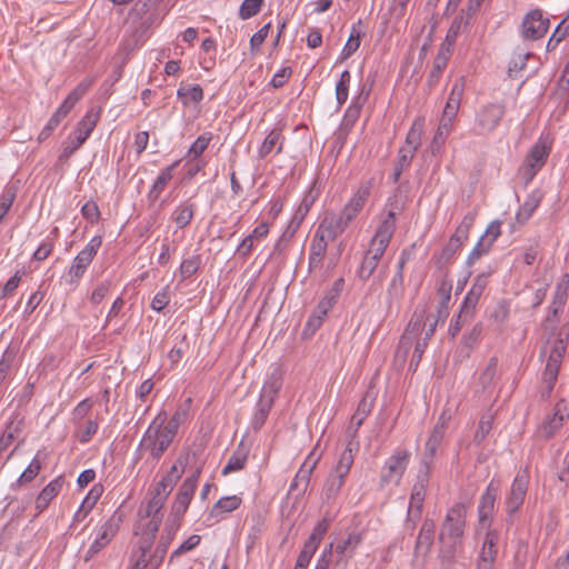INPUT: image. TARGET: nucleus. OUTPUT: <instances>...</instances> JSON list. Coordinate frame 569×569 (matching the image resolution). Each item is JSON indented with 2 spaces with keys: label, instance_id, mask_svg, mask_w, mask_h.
Wrapping results in <instances>:
<instances>
[{
  "label": "nucleus",
  "instance_id": "nucleus-1",
  "mask_svg": "<svg viewBox=\"0 0 569 569\" xmlns=\"http://www.w3.org/2000/svg\"><path fill=\"white\" fill-rule=\"evenodd\" d=\"M568 287L569 276L563 274L556 286L551 305L541 325L543 345L540 358H546L541 376V399H548L555 388L569 342V322L559 326L560 316L568 300Z\"/></svg>",
  "mask_w": 569,
  "mask_h": 569
},
{
  "label": "nucleus",
  "instance_id": "nucleus-2",
  "mask_svg": "<svg viewBox=\"0 0 569 569\" xmlns=\"http://www.w3.org/2000/svg\"><path fill=\"white\" fill-rule=\"evenodd\" d=\"M431 472L432 469H428V467H420L416 476L407 513V525L411 523L412 529L421 517L423 502L431 479Z\"/></svg>",
  "mask_w": 569,
  "mask_h": 569
},
{
  "label": "nucleus",
  "instance_id": "nucleus-3",
  "mask_svg": "<svg viewBox=\"0 0 569 569\" xmlns=\"http://www.w3.org/2000/svg\"><path fill=\"white\" fill-rule=\"evenodd\" d=\"M411 453L407 449H396L385 461L380 472V486H399L409 466Z\"/></svg>",
  "mask_w": 569,
  "mask_h": 569
},
{
  "label": "nucleus",
  "instance_id": "nucleus-4",
  "mask_svg": "<svg viewBox=\"0 0 569 569\" xmlns=\"http://www.w3.org/2000/svg\"><path fill=\"white\" fill-rule=\"evenodd\" d=\"M122 522V515L114 511L98 530L96 539L90 545L83 559L86 562L93 559L100 551H102L116 537L119 531L120 523Z\"/></svg>",
  "mask_w": 569,
  "mask_h": 569
},
{
  "label": "nucleus",
  "instance_id": "nucleus-5",
  "mask_svg": "<svg viewBox=\"0 0 569 569\" xmlns=\"http://www.w3.org/2000/svg\"><path fill=\"white\" fill-rule=\"evenodd\" d=\"M506 108L502 103H487L475 116L473 130L478 136H486L495 131L505 117Z\"/></svg>",
  "mask_w": 569,
  "mask_h": 569
},
{
  "label": "nucleus",
  "instance_id": "nucleus-6",
  "mask_svg": "<svg viewBox=\"0 0 569 569\" xmlns=\"http://www.w3.org/2000/svg\"><path fill=\"white\" fill-rule=\"evenodd\" d=\"M466 516V505L463 502L455 503L447 511L438 538L462 539L465 535Z\"/></svg>",
  "mask_w": 569,
  "mask_h": 569
},
{
  "label": "nucleus",
  "instance_id": "nucleus-7",
  "mask_svg": "<svg viewBox=\"0 0 569 569\" xmlns=\"http://www.w3.org/2000/svg\"><path fill=\"white\" fill-rule=\"evenodd\" d=\"M174 437L166 430L148 428L139 443V451H147L150 457L158 461L172 443Z\"/></svg>",
  "mask_w": 569,
  "mask_h": 569
},
{
  "label": "nucleus",
  "instance_id": "nucleus-8",
  "mask_svg": "<svg viewBox=\"0 0 569 569\" xmlns=\"http://www.w3.org/2000/svg\"><path fill=\"white\" fill-rule=\"evenodd\" d=\"M200 473L201 470L198 468L190 477L183 480L171 506L170 518L181 521L193 498Z\"/></svg>",
  "mask_w": 569,
  "mask_h": 569
},
{
  "label": "nucleus",
  "instance_id": "nucleus-9",
  "mask_svg": "<svg viewBox=\"0 0 569 569\" xmlns=\"http://www.w3.org/2000/svg\"><path fill=\"white\" fill-rule=\"evenodd\" d=\"M549 150L545 144L537 142L533 144L525 158L523 163L518 169V176L523 181L525 186L530 183L538 171L545 166Z\"/></svg>",
  "mask_w": 569,
  "mask_h": 569
},
{
  "label": "nucleus",
  "instance_id": "nucleus-10",
  "mask_svg": "<svg viewBox=\"0 0 569 569\" xmlns=\"http://www.w3.org/2000/svg\"><path fill=\"white\" fill-rule=\"evenodd\" d=\"M99 118L100 110H96L93 108L88 110V112L79 121L74 131V137L70 140V143L64 147L63 153L66 156H70L86 142V140L96 128Z\"/></svg>",
  "mask_w": 569,
  "mask_h": 569
},
{
  "label": "nucleus",
  "instance_id": "nucleus-11",
  "mask_svg": "<svg viewBox=\"0 0 569 569\" xmlns=\"http://www.w3.org/2000/svg\"><path fill=\"white\" fill-rule=\"evenodd\" d=\"M447 420L448 419L445 417V413H442L433 427L428 440L426 441L425 450L420 459V467H428V469L433 468L435 457L446 433Z\"/></svg>",
  "mask_w": 569,
  "mask_h": 569
},
{
  "label": "nucleus",
  "instance_id": "nucleus-12",
  "mask_svg": "<svg viewBox=\"0 0 569 569\" xmlns=\"http://www.w3.org/2000/svg\"><path fill=\"white\" fill-rule=\"evenodd\" d=\"M278 389L279 387L273 383L263 386L251 419V427L254 431L260 430L266 423L270 410L273 407L274 396Z\"/></svg>",
  "mask_w": 569,
  "mask_h": 569
},
{
  "label": "nucleus",
  "instance_id": "nucleus-13",
  "mask_svg": "<svg viewBox=\"0 0 569 569\" xmlns=\"http://www.w3.org/2000/svg\"><path fill=\"white\" fill-rule=\"evenodd\" d=\"M180 527V521L168 518L162 535L157 543L156 549L149 556L150 569H158L167 555L168 547L173 540L176 532Z\"/></svg>",
  "mask_w": 569,
  "mask_h": 569
},
{
  "label": "nucleus",
  "instance_id": "nucleus-14",
  "mask_svg": "<svg viewBox=\"0 0 569 569\" xmlns=\"http://www.w3.org/2000/svg\"><path fill=\"white\" fill-rule=\"evenodd\" d=\"M499 532L496 529L487 531L478 558L476 560L475 569H495V563L498 556Z\"/></svg>",
  "mask_w": 569,
  "mask_h": 569
},
{
  "label": "nucleus",
  "instance_id": "nucleus-15",
  "mask_svg": "<svg viewBox=\"0 0 569 569\" xmlns=\"http://www.w3.org/2000/svg\"><path fill=\"white\" fill-rule=\"evenodd\" d=\"M488 284V276L481 273L476 277L470 290L466 295L462 306L459 311V318L472 319L476 310V306L480 297L482 296Z\"/></svg>",
  "mask_w": 569,
  "mask_h": 569
},
{
  "label": "nucleus",
  "instance_id": "nucleus-16",
  "mask_svg": "<svg viewBox=\"0 0 569 569\" xmlns=\"http://www.w3.org/2000/svg\"><path fill=\"white\" fill-rule=\"evenodd\" d=\"M362 542V535L359 532H351L346 539L339 541L336 546V560L333 562L335 569H346L349 560L353 557L357 548Z\"/></svg>",
  "mask_w": 569,
  "mask_h": 569
},
{
  "label": "nucleus",
  "instance_id": "nucleus-17",
  "mask_svg": "<svg viewBox=\"0 0 569 569\" xmlns=\"http://www.w3.org/2000/svg\"><path fill=\"white\" fill-rule=\"evenodd\" d=\"M438 558L441 569H453L458 557L463 552L462 539L438 538Z\"/></svg>",
  "mask_w": 569,
  "mask_h": 569
},
{
  "label": "nucleus",
  "instance_id": "nucleus-18",
  "mask_svg": "<svg viewBox=\"0 0 569 569\" xmlns=\"http://www.w3.org/2000/svg\"><path fill=\"white\" fill-rule=\"evenodd\" d=\"M549 28V20L545 19L539 9L531 10L522 21V36L529 40L542 38Z\"/></svg>",
  "mask_w": 569,
  "mask_h": 569
},
{
  "label": "nucleus",
  "instance_id": "nucleus-19",
  "mask_svg": "<svg viewBox=\"0 0 569 569\" xmlns=\"http://www.w3.org/2000/svg\"><path fill=\"white\" fill-rule=\"evenodd\" d=\"M529 477L526 471L519 472L511 485L510 493L506 500V509L509 516H512L522 506L527 489Z\"/></svg>",
  "mask_w": 569,
  "mask_h": 569
},
{
  "label": "nucleus",
  "instance_id": "nucleus-20",
  "mask_svg": "<svg viewBox=\"0 0 569 569\" xmlns=\"http://www.w3.org/2000/svg\"><path fill=\"white\" fill-rule=\"evenodd\" d=\"M569 417L563 403H557L553 412L545 419L539 428V435L543 439H550L562 427L565 419Z\"/></svg>",
  "mask_w": 569,
  "mask_h": 569
},
{
  "label": "nucleus",
  "instance_id": "nucleus-21",
  "mask_svg": "<svg viewBox=\"0 0 569 569\" xmlns=\"http://www.w3.org/2000/svg\"><path fill=\"white\" fill-rule=\"evenodd\" d=\"M318 462V458H313V453H310L302 466L300 467L299 471L297 472L296 477L293 478L290 488L289 493L295 492L296 490H299L298 496H302L309 485L311 473L313 469L316 468V465Z\"/></svg>",
  "mask_w": 569,
  "mask_h": 569
},
{
  "label": "nucleus",
  "instance_id": "nucleus-22",
  "mask_svg": "<svg viewBox=\"0 0 569 569\" xmlns=\"http://www.w3.org/2000/svg\"><path fill=\"white\" fill-rule=\"evenodd\" d=\"M436 525L432 519L426 518L420 527L416 545L415 555H428L431 550L435 539Z\"/></svg>",
  "mask_w": 569,
  "mask_h": 569
},
{
  "label": "nucleus",
  "instance_id": "nucleus-23",
  "mask_svg": "<svg viewBox=\"0 0 569 569\" xmlns=\"http://www.w3.org/2000/svg\"><path fill=\"white\" fill-rule=\"evenodd\" d=\"M497 493L498 487L493 482H490L480 498V502L478 506V515L479 522L482 526L487 525V522L488 527L490 526V519L495 509Z\"/></svg>",
  "mask_w": 569,
  "mask_h": 569
},
{
  "label": "nucleus",
  "instance_id": "nucleus-24",
  "mask_svg": "<svg viewBox=\"0 0 569 569\" xmlns=\"http://www.w3.org/2000/svg\"><path fill=\"white\" fill-rule=\"evenodd\" d=\"M348 224L342 220L339 214L328 213L320 222L316 232H320L327 240H333L341 234Z\"/></svg>",
  "mask_w": 569,
  "mask_h": 569
},
{
  "label": "nucleus",
  "instance_id": "nucleus-25",
  "mask_svg": "<svg viewBox=\"0 0 569 569\" xmlns=\"http://www.w3.org/2000/svg\"><path fill=\"white\" fill-rule=\"evenodd\" d=\"M403 281V272L400 270H396V273L391 278L386 290V302L388 309H391L395 305L400 303L405 291Z\"/></svg>",
  "mask_w": 569,
  "mask_h": 569
},
{
  "label": "nucleus",
  "instance_id": "nucleus-26",
  "mask_svg": "<svg viewBox=\"0 0 569 569\" xmlns=\"http://www.w3.org/2000/svg\"><path fill=\"white\" fill-rule=\"evenodd\" d=\"M328 241L320 232H316L310 243L309 271L316 270L322 262L327 251Z\"/></svg>",
  "mask_w": 569,
  "mask_h": 569
},
{
  "label": "nucleus",
  "instance_id": "nucleus-27",
  "mask_svg": "<svg viewBox=\"0 0 569 569\" xmlns=\"http://www.w3.org/2000/svg\"><path fill=\"white\" fill-rule=\"evenodd\" d=\"M62 477H58L50 481L38 495L36 499V509L39 512H42L51 502V500L58 496V493L62 489Z\"/></svg>",
  "mask_w": 569,
  "mask_h": 569
},
{
  "label": "nucleus",
  "instance_id": "nucleus-28",
  "mask_svg": "<svg viewBox=\"0 0 569 569\" xmlns=\"http://www.w3.org/2000/svg\"><path fill=\"white\" fill-rule=\"evenodd\" d=\"M102 244V238L94 236L87 246L76 256L73 262L87 270Z\"/></svg>",
  "mask_w": 569,
  "mask_h": 569
},
{
  "label": "nucleus",
  "instance_id": "nucleus-29",
  "mask_svg": "<svg viewBox=\"0 0 569 569\" xmlns=\"http://www.w3.org/2000/svg\"><path fill=\"white\" fill-rule=\"evenodd\" d=\"M149 499L144 507H141L139 509V516L140 518H149V517H156V516H162L161 509L163 508L167 498L156 493L151 490H149Z\"/></svg>",
  "mask_w": 569,
  "mask_h": 569
},
{
  "label": "nucleus",
  "instance_id": "nucleus-30",
  "mask_svg": "<svg viewBox=\"0 0 569 569\" xmlns=\"http://www.w3.org/2000/svg\"><path fill=\"white\" fill-rule=\"evenodd\" d=\"M483 331V326L481 322L476 323L471 330L462 336L461 348L459 349V355L463 358H468L479 341Z\"/></svg>",
  "mask_w": 569,
  "mask_h": 569
},
{
  "label": "nucleus",
  "instance_id": "nucleus-31",
  "mask_svg": "<svg viewBox=\"0 0 569 569\" xmlns=\"http://www.w3.org/2000/svg\"><path fill=\"white\" fill-rule=\"evenodd\" d=\"M240 505H241V498L236 495L222 497L212 507V509L209 513V518H216L218 520V518L222 513L231 512V511L238 509Z\"/></svg>",
  "mask_w": 569,
  "mask_h": 569
},
{
  "label": "nucleus",
  "instance_id": "nucleus-32",
  "mask_svg": "<svg viewBox=\"0 0 569 569\" xmlns=\"http://www.w3.org/2000/svg\"><path fill=\"white\" fill-rule=\"evenodd\" d=\"M248 460V450L242 447V442L233 451L229 458L227 465L222 469V475H228L242 470L246 467Z\"/></svg>",
  "mask_w": 569,
  "mask_h": 569
},
{
  "label": "nucleus",
  "instance_id": "nucleus-33",
  "mask_svg": "<svg viewBox=\"0 0 569 569\" xmlns=\"http://www.w3.org/2000/svg\"><path fill=\"white\" fill-rule=\"evenodd\" d=\"M396 230V211L392 209L389 210L379 224L373 238L380 239L381 241H387L390 243V240Z\"/></svg>",
  "mask_w": 569,
  "mask_h": 569
},
{
  "label": "nucleus",
  "instance_id": "nucleus-34",
  "mask_svg": "<svg viewBox=\"0 0 569 569\" xmlns=\"http://www.w3.org/2000/svg\"><path fill=\"white\" fill-rule=\"evenodd\" d=\"M177 96L184 106H188L189 102L199 103L203 99V90L200 84L191 86L181 83Z\"/></svg>",
  "mask_w": 569,
  "mask_h": 569
},
{
  "label": "nucleus",
  "instance_id": "nucleus-35",
  "mask_svg": "<svg viewBox=\"0 0 569 569\" xmlns=\"http://www.w3.org/2000/svg\"><path fill=\"white\" fill-rule=\"evenodd\" d=\"M282 141L283 137L280 130L273 129L270 131L259 149V158H266L276 146H278L277 153H280L282 151Z\"/></svg>",
  "mask_w": 569,
  "mask_h": 569
},
{
  "label": "nucleus",
  "instance_id": "nucleus-36",
  "mask_svg": "<svg viewBox=\"0 0 569 569\" xmlns=\"http://www.w3.org/2000/svg\"><path fill=\"white\" fill-rule=\"evenodd\" d=\"M193 214L194 204L187 201L174 209L172 220L176 222L178 228L183 229L191 222Z\"/></svg>",
  "mask_w": 569,
  "mask_h": 569
},
{
  "label": "nucleus",
  "instance_id": "nucleus-37",
  "mask_svg": "<svg viewBox=\"0 0 569 569\" xmlns=\"http://www.w3.org/2000/svg\"><path fill=\"white\" fill-rule=\"evenodd\" d=\"M162 522V516L140 518V521L136 525L134 535H144L156 538L157 532Z\"/></svg>",
  "mask_w": 569,
  "mask_h": 569
},
{
  "label": "nucleus",
  "instance_id": "nucleus-38",
  "mask_svg": "<svg viewBox=\"0 0 569 569\" xmlns=\"http://www.w3.org/2000/svg\"><path fill=\"white\" fill-rule=\"evenodd\" d=\"M426 320L423 315H417L412 317L410 322L407 326V329L401 337L400 343L401 346H410L411 340L425 329Z\"/></svg>",
  "mask_w": 569,
  "mask_h": 569
},
{
  "label": "nucleus",
  "instance_id": "nucleus-39",
  "mask_svg": "<svg viewBox=\"0 0 569 569\" xmlns=\"http://www.w3.org/2000/svg\"><path fill=\"white\" fill-rule=\"evenodd\" d=\"M358 450L359 443H352V447L346 446L333 470H336V472H340L342 475L348 476L353 465L355 456L358 452Z\"/></svg>",
  "mask_w": 569,
  "mask_h": 569
},
{
  "label": "nucleus",
  "instance_id": "nucleus-40",
  "mask_svg": "<svg viewBox=\"0 0 569 569\" xmlns=\"http://www.w3.org/2000/svg\"><path fill=\"white\" fill-rule=\"evenodd\" d=\"M476 211L468 212L450 238L456 239V241L462 246L465 241L469 238V233L476 221Z\"/></svg>",
  "mask_w": 569,
  "mask_h": 569
},
{
  "label": "nucleus",
  "instance_id": "nucleus-41",
  "mask_svg": "<svg viewBox=\"0 0 569 569\" xmlns=\"http://www.w3.org/2000/svg\"><path fill=\"white\" fill-rule=\"evenodd\" d=\"M345 281L342 278L337 279L330 291L326 295V297L319 302V309L322 310V315H327L328 310L332 308V306L337 302L338 297L340 296L343 289Z\"/></svg>",
  "mask_w": 569,
  "mask_h": 569
},
{
  "label": "nucleus",
  "instance_id": "nucleus-42",
  "mask_svg": "<svg viewBox=\"0 0 569 569\" xmlns=\"http://www.w3.org/2000/svg\"><path fill=\"white\" fill-rule=\"evenodd\" d=\"M346 477H347V475L336 472V470H333L329 475V477L326 481V485H325V493L328 499H331V498H335L338 496L342 486L345 485Z\"/></svg>",
  "mask_w": 569,
  "mask_h": 569
},
{
  "label": "nucleus",
  "instance_id": "nucleus-43",
  "mask_svg": "<svg viewBox=\"0 0 569 569\" xmlns=\"http://www.w3.org/2000/svg\"><path fill=\"white\" fill-rule=\"evenodd\" d=\"M422 131H423V121L416 120L412 123L410 130L408 131L405 144L402 147L411 149L413 151H417V149L420 144Z\"/></svg>",
  "mask_w": 569,
  "mask_h": 569
},
{
  "label": "nucleus",
  "instance_id": "nucleus-44",
  "mask_svg": "<svg viewBox=\"0 0 569 569\" xmlns=\"http://www.w3.org/2000/svg\"><path fill=\"white\" fill-rule=\"evenodd\" d=\"M189 413L188 406L179 407L166 425V431L176 437L179 427L186 422Z\"/></svg>",
  "mask_w": 569,
  "mask_h": 569
},
{
  "label": "nucleus",
  "instance_id": "nucleus-45",
  "mask_svg": "<svg viewBox=\"0 0 569 569\" xmlns=\"http://www.w3.org/2000/svg\"><path fill=\"white\" fill-rule=\"evenodd\" d=\"M370 194V186L369 184H362L359 187V189L356 191V193L351 197V199L347 202V207L352 209L356 213H359L368 197Z\"/></svg>",
  "mask_w": 569,
  "mask_h": 569
},
{
  "label": "nucleus",
  "instance_id": "nucleus-46",
  "mask_svg": "<svg viewBox=\"0 0 569 569\" xmlns=\"http://www.w3.org/2000/svg\"><path fill=\"white\" fill-rule=\"evenodd\" d=\"M492 422L493 415L491 412H486L481 416L478 423V429L476 430L473 436V441L476 443L480 445L486 439V437L492 429Z\"/></svg>",
  "mask_w": 569,
  "mask_h": 569
},
{
  "label": "nucleus",
  "instance_id": "nucleus-47",
  "mask_svg": "<svg viewBox=\"0 0 569 569\" xmlns=\"http://www.w3.org/2000/svg\"><path fill=\"white\" fill-rule=\"evenodd\" d=\"M351 81V74L348 70H345L340 74V79L336 86V99L338 106H342L348 99L349 86Z\"/></svg>",
  "mask_w": 569,
  "mask_h": 569
},
{
  "label": "nucleus",
  "instance_id": "nucleus-48",
  "mask_svg": "<svg viewBox=\"0 0 569 569\" xmlns=\"http://www.w3.org/2000/svg\"><path fill=\"white\" fill-rule=\"evenodd\" d=\"M361 37H362V32L359 29H357L356 27H352L349 39L342 49L341 60L348 59L351 54H353L358 50V48L360 47Z\"/></svg>",
  "mask_w": 569,
  "mask_h": 569
},
{
  "label": "nucleus",
  "instance_id": "nucleus-49",
  "mask_svg": "<svg viewBox=\"0 0 569 569\" xmlns=\"http://www.w3.org/2000/svg\"><path fill=\"white\" fill-rule=\"evenodd\" d=\"M498 368V359L492 357L489 359L487 366L481 371L479 376V383L482 387V390H486L492 382L497 373Z\"/></svg>",
  "mask_w": 569,
  "mask_h": 569
},
{
  "label": "nucleus",
  "instance_id": "nucleus-50",
  "mask_svg": "<svg viewBox=\"0 0 569 569\" xmlns=\"http://www.w3.org/2000/svg\"><path fill=\"white\" fill-rule=\"evenodd\" d=\"M200 266L201 257L199 254H194L190 258L182 260L179 268V273L182 279H188L200 269Z\"/></svg>",
  "mask_w": 569,
  "mask_h": 569
},
{
  "label": "nucleus",
  "instance_id": "nucleus-51",
  "mask_svg": "<svg viewBox=\"0 0 569 569\" xmlns=\"http://www.w3.org/2000/svg\"><path fill=\"white\" fill-rule=\"evenodd\" d=\"M211 139H212L211 133H204V134L199 136L197 138V140L189 148L187 157L190 160H193V159H197L198 157H200L204 152V150L208 148Z\"/></svg>",
  "mask_w": 569,
  "mask_h": 569
},
{
  "label": "nucleus",
  "instance_id": "nucleus-52",
  "mask_svg": "<svg viewBox=\"0 0 569 569\" xmlns=\"http://www.w3.org/2000/svg\"><path fill=\"white\" fill-rule=\"evenodd\" d=\"M379 261L365 253L357 274L362 281H367L375 272Z\"/></svg>",
  "mask_w": 569,
  "mask_h": 569
},
{
  "label": "nucleus",
  "instance_id": "nucleus-53",
  "mask_svg": "<svg viewBox=\"0 0 569 569\" xmlns=\"http://www.w3.org/2000/svg\"><path fill=\"white\" fill-rule=\"evenodd\" d=\"M509 305L502 300L499 301L489 312V319L495 323L501 326L509 318Z\"/></svg>",
  "mask_w": 569,
  "mask_h": 569
},
{
  "label": "nucleus",
  "instance_id": "nucleus-54",
  "mask_svg": "<svg viewBox=\"0 0 569 569\" xmlns=\"http://www.w3.org/2000/svg\"><path fill=\"white\" fill-rule=\"evenodd\" d=\"M262 4L263 0H243L239 9V17L242 20H247L254 17L259 13Z\"/></svg>",
  "mask_w": 569,
  "mask_h": 569
},
{
  "label": "nucleus",
  "instance_id": "nucleus-55",
  "mask_svg": "<svg viewBox=\"0 0 569 569\" xmlns=\"http://www.w3.org/2000/svg\"><path fill=\"white\" fill-rule=\"evenodd\" d=\"M17 196V190L13 187H7L0 196V223L4 216L11 208Z\"/></svg>",
  "mask_w": 569,
  "mask_h": 569
},
{
  "label": "nucleus",
  "instance_id": "nucleus-56",
  "mask_svg": "<svg viewBox=\"0 0 569 569\" xmlns=\"http://www.w3.org/2000/svg\"><path fill=\"white\" fill-rule=\"evenodd\" d=\"M441 295V301L439 303L438 318H446L448 316V302L450 300L451 283L442 281L438 289Z\"/></svg>",
  "mask_w": 569,
  "mask_h": 569
},
{
  "label": "nucleus",
  "instance_id": "nucleus-57",
  "mask_svg": "<svg viewBox=\"0 0 569 569\" xmlns=\"http://www.w3.org/2000/svg\"><path fill=\"white\" fill-rule=\"evenodd\" d=\"M372 402L369 401L366 397L360 400L358 403L357 410L351 417V420L357 426H361L368 415L371 412Z\"/></svg>",
  "mask_w": 569,
  "mask_h": 569
},
{
  "label": "nucleus",
  "instance_id": "nucleus-58",
  "mask_svg": "<svg viewBox=\"0 0 569 569\" xmlns=\"http://www.w3.org/2000/svg\"><path fill=\"white\" fill-rule=\"evenodd\" d=\"M530 56V52H519L511 59L508 67V73L511 78H516L517 73L525 69Z\"/></svg>",
  "mask_w": 569,
  "mask_h": 569
},
{
  "label": "nucleus",
  "instance_id": "nucleus-59",
  "mask_svg": "<svg viewBox=\"0 0 569 569\" xmlns=\"http://www.w3.org/2000/svg\"><path fill=\"white\" fill-rule=\"evenodd\" d=\"M491 246L492 244L490 243V241H487V238L481 237L468 256V264H472L475 261L479 260L483 254L488 253Z\"/></svg>",
  "mask_w": 569,
  "mask_h": 569
},
{
  "label": "nucleus",
  "instance_id": "nucleus-60",
  "mask_svg": "<svg viewBox=\"0 0 569 569\" xmlns=\"http://www.w3.org/2000/svg\"><path fill=\"white\" fill-rule=\"evenodd\" d=\"M102 492H103L102 485H100V483L94 485L90 489V491L88 492L86 498L83 499V501L81 503L82 509H86V511L90 512L92 510V508L96 506V503L98 502V500L100 499Z\"/></svg>",
  "mask_w": 569,
  "mask_h": 569
},
{
  "label": "nucleus",
  "instance_id": "nucleus-61",
  "mask_svg": "<svg viewBox=\"0 0 569 569\" xmlns=\"http://www.w3.org/2000/svg\"><path fill=\"white\" fill-rule=\"evenodd\" d=\"M447 61H448V58L445 56L438 54L436 57V59L433 61V67L430 71L429 79H428L429 86L432 87L439 81L440 74L447 66Z\"/></svg>",
  "mask_w": 569,
  "mask_h": 569
},
{
  "label": "nucleus",
  "instance_id": "nucleus-62",
  "mask_svg": "<svg viewBox=\"0 0 569 569\" xmlns=\"http://www.w3.org/2000/svg\"><path fill=\"white\" fill-rule=\"evenodd\" d=\"M461 247L462 246L458 243L456 239L450 238L448 243L445 246L441 253L439 254L438 262L443 264L449 263Z\"/></svg>",
  "mask_w": 569,
  "mask_h": 569
},
{
  "label": "nucleus",
  "instance_id": "nucleus-63",
  "mask_svg": "<svg viewBox=\"0 0 569 569\" xmlns=\"http://www.w3.org/2000/svg\"><path fill=\"white\" fill-rule=\"evenodd\" d=\"M540 199L536 196H530L520 207L517 217L519 220H527L531 217L532 212L538 208Z\"/></svg>",
  "mask_w": 569,
  "mask_h": 569
},
{
  "label": "nucleus",
  "instance_id": "nucleus-64",
  "mask_svg": "<svg viewBox=\"0 0 569 569\" xmlns=\"http://www.w3.org/2000/svg\"><path fill=\"white\" fill-rule=\"evenodd\" d=\"M81 213L83 216V218L86 220H88L89 223L91 224H94L99 221L100 219V210H99V207L98 204L90 200V201H87L82 208H81Z\"/></svg>",
  "mask_w": 569,
  "mask_h": 569
}]
</instances>
